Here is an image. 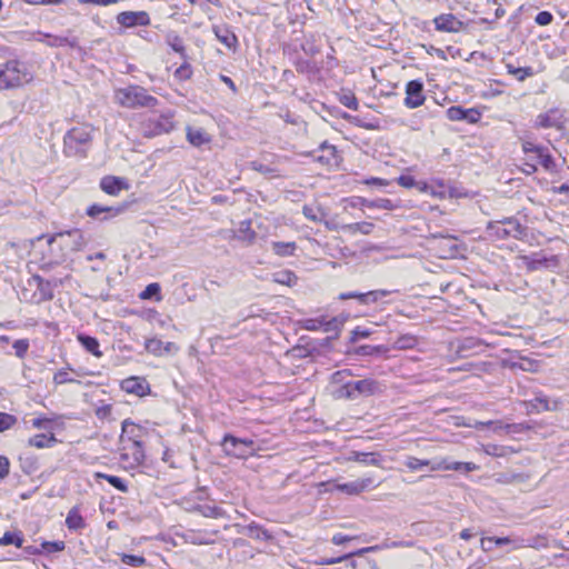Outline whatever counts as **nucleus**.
Instances as JSON below:
<instances>
[{"label": "nucleus", "mask_w": 569, "mask_h": 569, "mask_svg": "<svg viewBox=\"0 0 569 569\" xmlns=\"http://www.w3.org/2000/svg\"><path fill=\"white\" fill-rule=\"evenodd\" d=\"M34 80L32 66L20 59H10L0 64V90L19 89Z\"/></svg>", "instance_id": "nucleus-1"}, {"label": "nucleus", "mask_w": 569, "mask_h": 569, "mask_svg": "<svg viewBox=\"0 0 569 569\" xmlns=\"http://www.w3.org/2000/svg\"><path fill=\"white\" fill-rule=\"evenodd\" d=\"M521 148L526 158L525 170L527 174H531L537 171V164L540 163L546 170H552L555 168V161L548 150L542 146H538L529 140H522Z\"/></svg>", "instance_id": "nucleus-2"}, {"label": "nucleus", "mask_w": 569, "mask_h": 569, "mask_svg": "<svg viewBox=\"0 0 569 569\" xmlns=\"http://www.w3.org/2000/svg\"><path fill=\"white\" fill-rule=\"evenodd\" d=\"M114 99L117 103L126 108L153 107L157 104V99L139 86L118 89Z\"/></svg>", "instance_id": "nucleus-3"}, {"label": "nucleus", "mask_w": 569, "mask_h": 569, "mask_svg": "<svg viewBox=\"0 0 569 569\" xmlns=\"http://www.w3.org/2000/svg\"><path fill=\"white\" fill-rule=\"evenodd\" d=\"M93 128L90 124H80L70 129L64 137V146L70 153L77 154L87 147L92 139Z\"/></svg>", "instance_id": "nucleus-4"}, {"label": "nucleus", "mask_w": 569, "mask_h": 569, "mask_svg": "<svg viewBox=\"0 0 569 569\" xmlns=\"http://www.w3.org/2000/svg\"><path fill=\"white\" fill-rule=\"evenodd\" d=\"M381 391L379 382L372 379H363L345 383L336 393L342 398H357L359 396H371Z\"/></svg>", "instance_id": "nucleus-5"}, {"label": "nucleus", "mask_w": 569, "mask_h": 569, "mask_svg": "<svg viewBox=\"0 0 569 569\" xmlns=\"http://www.w3.org/2000/svg\"><path fill=\"white\" fill-rule=\"evenodd\" d=\"M223 451L239 459L252 456L256 451L254 442L250 439H239L233 436H226L222 441Z\"/></svg>", "instance_id": "nucleus-6"}, {"label": "nucleus", "mask_w": 569, "mask_h": 569, "mask_svg": "<svg viewBox=\"0 0 569 569\" xmlns=\"http://www.w3.org/2000/svg\"><path fill=\"white\" fill-rule=\"evenodd\" d=\"M566 122L565 111L559 108L549 109L536 118V127L541 129H556L560 131L565 128Z\"/></svg>", "instance_id": "nucleus-7"}, {"label": "nucleus", "mask_w": 569, "mask_h": 569, "mask_svg": "<svg viewBox=\"0 0 569 569\" xmlns=\"http://www.w3.org/2000/svg\"><path fill=\"white\" fill-rule=\"evenodd\" d=\"M120 459L126 469H132L140 466L144 459V452L141 442L121 443Z\"/></svg>", "instance_id": "nucleus-8"}, {"label": "nucleus", "mask_w": 569, "mask_h": 569, "mask_svg": "<svg viewBox=\"0 0 569 569\" xmlns=\"http://www.w3.org/2000/svg\"><path fill=\"white\" fill-rule=\"evenodd\" d=\"M488 232L491 237L503 239L507 237L518 238L522 234L521 224L513 219L492 222L488 226Z\"/></svg>", "instance_id": "nucleus-9"}, {"label": "nucleus", "mask_w": 569, "mask_h": 569, "mask_svg": "<svg viewBox=\"0 0 569 569\" xmlns=\"http://www.w3.org/2000/svg\"><path fill=\"white\" fill-rule=\"evenodd\" d=\"M425 100L422 82L419 80L409 81L406 86L405 106L409 109H416L422 106Z\"/></svg>", "instance_id": "nucleus-10"}, {"label": "nucleus", "mask_w": 569, "mask_h": 569, "mask_svg": "<svg viewBox=\"0 0 569 569\" xmlns=\"http://www.w3.org/2000/svg\"><path fill=\"white\" fill-rule=\"evenodd\" d=\"M59 241L60 244L69 247L71 250H80L84 244L83 234L80 230H72L66 233H58L47 239L48 244Z\"/></svg>", "instance_id": "nucleus-11"}, {"label": "nucleus", "mask_w": 569, "mask_h": 569, "mask_svg": "<svg viewBox=\"0 0 569 569\" xmlns=\"http://www.w3.org/2000/svg\"><path fill=\"white\" fill-rule=\"evenodd\" d=\"M186 139L194 148H202L212 142V136L201 127L187 126Z\"/></svg>", "instance_id": "nucleus-12"}, {"label": "nucleus", "mask_w": 569, "mask_h": 569, "mask_svg": "<svg viewBox=\"0 0 569 569\" xmlns=\"http://www.w3.org/2000/svg\"><path fill=\"white\" fill-rule=\"evenodd\" d=\"M117 21L126 28H132L136 26H148L150 17L146 11H124L117 16Z\"/></svg>", "instance_id": "nucleus-13"}, {"label": "nucleus", "mask_w": 569, "mask_h": 569, "mask_svg": "<svg viewBox=\"0 0 569 569\" xmlns=\"http://www.w3.org/2000/svg\"><path fill=\"white\" fill-rule=\"evenodd\" d=\"M144 348L149 353H151L156 357L176 353L179 350V348L176 343L163 342L162 340H160L158 338L147 339L146 343H144Z\"/></svg>", "instance_id": "nucleus-14"}, {"label": "nucleus", "mask_w": 569, "mask_h": 569, "mask_svg": "<svg viewBox=\"0 0 569 569\" xmlns=\"http://www.w3.org/2000/svg\"><path fill=\"white\" fill-rule=\"evenodd\" d=\"M121 389L127 393L143 397L150 392V386L144 378L130 377L121 382Z\"/></svg>", "instance_id": "nucleus-15"}, {"label": "nucleus", "mask_w": 569, "mask_h": 569, "mask_svg": "<svg viewBox=\"0 0 569 569\" xmlns=\"http://www.w3.org/2000/svg\"><path fill=\"white\" fill-rule=\"evenodd\" d=\"M433 23L438 31L443 32H459L463 27V23L451 13L436 17Z\"/></svg>", "instance_id": "nucleus-16"}, {"label": "nucleus", "mask_w": 569, "mask_h": 569, "mask_svg": "<svg viewBox=\"0 0 569 569\" xmlns=\"http://www.w3.org/2000/svg\"><path fill=\"white\" fill-rule=\"evenodd\" d=\"M100 188L108 194L118 196L122 190H128L129 184L123 178L107 176L101 179Z\"/></svg>", "instance_id": "nucleus-17"}, {"label": "nucleus", "mask_w": 569, "mask_h": 569, "mask_svg": "<svg viewBox=\"0 0 569 569\" xmlns=\"http://www.w3.org/2000/svg\"><path fill=\"white\" fill-rule=\"evenodd\" d=\"M34 40L43 42L47 46L53 47V48L63 47V46H69V47L73 48L77 46L76 39H69L67 37H61V36H52V34L43 33L41 31H38L34 33Z\"/></svg>", "instance_id": "nucleus-18"}, {"label": "nucleus", "mask_w": 569, "mask_h": 569, "mask_svg": "<svg viewBox=\"0 0 569 569\" xmlns=\"http://www.w3.org/2000/svg\"><path fill=\"white\" fill-rule=\"evenodd\" d=\"M390 292L387 290H373L366 293H358V292H348V293H341L339 298L341 300L347 299H358L361 303L368 305L371 302H376L380 300L383 297H387Z\"/></svg>", "instance_id": "nucleus-19"}, {"label": "nucleus", "mask_w": 569, "mask_h": 569, "mask_svg": "<svg viewBox=\"0 0 569 569\" xmlns=\"http://www.w3.org/2000/svg\"><path fill=\"white\" fill-rule=\"evenodd\" d=\"M372 482L373 481L371 478H363L351 482L336 483L335 489L346 492L348 495H359L360 492L365 491L367 488L372 486Z\"/></svg>", "instance_id": "nucleus-20"}, {"label": "nucleus", "mask_w": 569, "mask_h": 569, "mask_svg": "<svg viewBox=\"0 0 569 569\" xmlns=\"http://www.w3.org/2000/svg\"><path fill=\"white\" fill-rule=\"evenodd\" d=\"M142 428L130 420L122 422L121 443L140 442Z\"/></svg>", "instance_id": "nucleus-21"}, {"label": "nucleus", "mask_w": 569, "mask_h": 569, "mask_svg": "<svg viewBox=\"0 0 569 569\" xmlns=\"http://www.w3.org/2000/svg\"><path fill=\"white\" fill-rule=\"evenodd\" d=\"M431 470L433 471H437V470H446V471H449V470H453V471H459V470H463L466 472H471V471H475V470H478L479 467L473 463V462H447L446 460H441L437 463H433L431 465Z\"/></svg>", "instance_id": "nucleus-22"}, {"label": "nucleus", "mask_w": 569, "mask_h": 569, "mask_svg": "<svg viewBox=\"0 0 569 569\" xmlns=\"http://www.w3.org/2000/svg\"><path fill=\"white\" fill-rule=\"evenodd\" d=\"M77 340L81 343V346L91 355H93L97 358L102 357V351L100 350L99 341L90 336H87L84 333H79L77 336Z\"/></svg>", "instance_id": "nucleus-23"}, {"label": "nucleus", "mask_w": 569, "mask_h": 569, "mask_svg": "<svg viewBox=\"0 0 569 569\" xmlns=\"http://www.w3.org/2000/svg\"><path fill=\"white\" fill-rule=\"evenodd\" d=\"M271 249L274 254L279 257H290L293 256L297 250V244L293 241L283 242V241H273L271 243Z\"/></svg>", "instance_id": "nucleus-24"}, {"label": "nucleus", "mask_w": 569, "mask_h": 569, "mask_svg": "<svg viewBox=\"0 0 569 569\" xmlns=\"http://www.w3.org/2000/svg\"><path fill=\"white\" fill-rule=\"evenodd\" d=\"M54 442H57V439L52 432L49 435L39 433L29 439V445L38 449L51 447Z\"/></svg>", "instance_id": "nucleus-25"}, {"label": "nucleus", "mask_w": 569, "mask_h": 569, "mask_svg": "<svg viewBox=\"0 0 569 569\" xmlns=\"http://www.w3.org/2000/svg\"><path fill=\"white\" fill-rule=\"evenodd\" d=\"M361 204L367 208H377V209H383V210H395L399 208L397 203L391 201L390 199H376V200H368V199H360Z\"/></svg>", "instance_id": "nucleus-26"}, {"label": "nucleus", "mask_w": 569, "mask_h": 569, "mask_svg": "<svg viewBox=\"0 0 569 569\" xmlns=\"http://www.w3.org/2000/svg\"><path fill=\"white\" fill-rule=\"evenodd\" d=\"M214 33L220 42L229 49H236L238 40L233 32L226 28H216Z\"/></svg>", "instance_id": "nucleus-27"}, {"label": "nucleus", "mask_w": 569, "mask_h": 569, "mask_svg": "<svg viewBox=\"0 0 569 569\" xmlns=\"http://www.w3.org/2000/svg\"><path fill=\"white\" fill-rule=\"evenodd\" d=\"M22 543H23V536L20 531H7L0 538V546L13 545L18 548H21Z\"/></svg>", "instance_id": "nucleus-28"}, {"label": "nucleus", "mask_w": 569, "mask_h": 569, "mask_svg": "<svg viewBox=\"0 0 569 569\" xmlns=\"http://www.w3.org/2000/svg\"><path fill=\"white\" fill-rule=\"evenodd\" d=\"M172 118H173L172 113L161 116L159 118V121L157 123V127H156L153 133L160 134V133H164V132H170L174 128Z\"/></svg>", "instance_id": "nucleus-29"}, {"label": "nucleus", "mask_w": 569, "mask_h": 569, "mask_svg": "<svg viewBox=\"0 0 569 569\" xmlns=\"http://www.w3.org/2000/svg\"><path fill=\"white\" fill-rule=\"evenodd\" d=\"M166 42L172 48L173 51L184 57V47L182 39L176 32H169L166 36Z\"/></svg>", "instance_id": "nucleus-30"}, {"label": "nucleus", "mask_w": 569, "mask_h": 569, "mask_svg": "<svg viewBox=\"0 0 569 569\" xmlns=\"http://www.w3.org/2000/svg\"><path fill=\"white\" fill-rule=\"evenodd\" d=\"M112 213V216H117L120 212V209H114L112 207H104L99 204H92L87 209V214L91 218H98L101 213Z\"/></svg>", "instance_id": "nucleus-31"}, {"label": "nucleus", "mask_w": 569, "mask_h": 569, "mask_svg": "<svg viewBox=\"0 0 569 569\" xmlns=\"http://www.w3.org/2000/svg\"><path fill=\"white\" fill-rule=\"evenodd\" d=\"M238 238L248 242H252L256 238V232L251 229L249 221H242L238 229Z\"/></svg>", "instance_id": "nucleus-32"}, {"label": "nucleus", "mask_w": 569, "mask_h": 569, "mask_svg": "<svg viewBox=\"0 0 569 569\" xmlns=\"http://www.w3.org/2000/svg\"><path fill=\"white\" fill-rule=\"evenodd\" d=\"M548 546L547 539L543 536H536L532 539L528 540L527 542L521 539V542H519L516 548H546Z\"/></svg>", "instance_id": "nucleus-33"}, {"label": "nucleus", "mask_w": 569, "mask_h": 569, "mask_svg": "<svg viewBox=\"0 0 569 569\" xmlns=\"http://www.w3.org/2000/svg\"><path fill=\"white\" fill-rule=\"evenodd\" d=\"M66 525L69 529H80L83 527V519L77 509H71L67 516Z\"/></svg>", "instance_id": "nucleus-34"}, {"label": "nucleus", "mask_w": 569, "mask_h": 569, "mask_svg": "<svg viewBox=\"0 0 569 569\" xmlns=\"http://www.w3.org/2000/svg\"><path fill=\"white\" fill-rule=\"evenodd\" d=\"M343 229L351 233L360 232L362 234H369L373 230V224L371 222H357L347 224Z\"/></svg>", "instance_id": "nucleus-35"}, {"label": "nucleus", "mask_w": 569, "mask_h": 569, "mask_svg": "<svg viewBox=\"0 0 569 569\" xmlns=\"http://www.w3.org/2000/svg\"><path fill=\"white\" fill-rule=\"evenodd\" d=\"M481 449L482 451L488 455V456H492V457H505L509 453V449L506 448V447H501V446H498V445H482L481 446Z\"/></svg>", "instance_id": "nucleus-36"}, {"label": "nucleus", "mask_w": 569, "mask_h": 569, "mask_svg": "<svg viewBox=\"0 0 569 569\" xmlns=\"http://www.w3.org/2000/svg\"><path fill=\"white\" fill-rule=\"evenodd\" d=\"M349 460L365 462L373 466L379 465V460L377 459L376 453L352 452L351 456L349 457Z\"/></svg>", "instance_id": "nucleus-37"}, {"label": "nucleus", "mask_w": 569, "mask_h": 569, "mask_svg": "<svg viewBox=\"0 0 569 569\" xmlns=\"http://www.w3.org/2000/svg\"><path fill=\"white\" fill-rule=\"evenodd\" d=\"M274 281L281 284L295 286L297 283V277L293 272L284 270L274 274Z\"/></svg>", "instance_id": "nucleus-38"}, {"label": "nucleus", "mask_w": 569, "mask_h": 569, "mask_svg": "<svg viewBox=\"0 0 569 569\" xmlns=\"http://www.w3.org/2000/svg\"><path fill=\"white\" fill-rule=\"evenodd\" d=\"M405 465L411 471H418V470H421L423 467L430 466V461L429 460H422V459H419V458H416V457H408L406 459Z\"/></svg>", "instance_id": "nucleus-39"}, {"label": "nucleus", "mask_w": 569, "mask_h": 569, "mask_svg": "<svg viewBox=\"0 0 569 569\" xmlns=\"http://www.w3.org/2000/svg\"><path fill=\"white\" fill-rule=\"evenodd\" d=\"M508 72L513 74L519 81H523L526 78L533 76V71L530 67L527 68H515L508 66Z\"/></svg>", "instance_id": "nucleus-40"}, {"label": "nucleus", "mask_w": 569, "mask_h": 569, "mask_svg": "<svg viewBox=\"0 0 569 569\" xmlns=\"http://www.w3.org/2000/svg\"><path fill=\"white\" fill-rule=\"evenodd\" d=\"M156 297V300H161L160 296V286L158 283H150L146 287V289L140 293L141 299H150Z\"/></svg>", "instance_id": "nucleus-41"}, {"label": "nucleus", "mask_w": 569, "mask_h": 569, "mask_svg": "<svg viewBox=\"0 0 569 569\" xmlns=\"http://www.w3.org/2000/svg\"><path fill=\"white\" fill-rule=\"evenodd\" d=\"M96 477L106 479L110 485H112L114 488H117L118 490H120L122 492H126L128 490L123 480L116 476H108V475L98 472L96 475Z\"/></svg>", "instance_id": "nucleus-42"}, {"label": "nucleus", "mask_w": 569, "mask_h": 569, "mask_svg": "<svg viewBox=\"0 0 569 569\" xmlns=\"http://www.w3.org/2000/svg\"><path fill=\"white\" fill-rule=\"evenodd\" d=\"M302 212L303 216L311 221H322L325 218V213L319 208L305 206Z\"/></svg>", "instance_id": "nucleus-43"}, {"label": "nucleus", "mask_w": 569, "mask_h": 569, "mask_svg": "<svg viewBox=\"0 0 569 569\" xmlns=\"http://www.w3.org/2000/svg\"><path fill=\"white\" fill-rule=\"evenodd\" d=\"M174 78L179 81L188 80L192 76V69L189 63L181 64L173 73Z\"/></svg>", "instance_id": "nucleus-44"}, {"label": "nucleus", "mask_w": 569, "mask_h": 569, "mask_svg": "<svg viewBox=\"0 0 569 569\" xmlns=\"http://www.w3.org/2000/svg\"><path fill=\"white\" fill-rule=\"evenodd\" d=\"M466 111L467 110L462 109L461 107H450L447 110V117L451 121L465 120L468 114Z\"/></svg>", "instance_id": "nucleus-45"}, {"label": "nucleus", "mask_w": 569, "mask_h": 569, "mask_svg": "<svg viewBox=\"0 0 569 569\" xmlns=\"http://www.w3.org/2000/svg\"><path fill=\"white\" fill-rule=\"evenodd\" d=\"M121 561L131 567H141L146 563V559L141 556L121 555Z\"/></svg>", "instance_id": "nucleus-46"}, {"label": "nucleus", "mask_w": 569, "mask_h": 569, "mask_svg": "<svg viewBox=\"0 0 569 569\" xmlns=\"http://www.w3.org/2000/svg\"><path fill=\"white\" fill-rule=\"evenodd\" d=\"M41 548L43 551L51 553L62 551L66 548L63 541H43L41 543Z\"/></svg>", "instance_id": "nucleus-47"}, {"label": "nucleus", "mask_w": 569, "mask_h": 569, "mask_svg": "<svg viewBox=\"0 0 569 569\" xmlns=\"http://www.w3.org/2000/svg\"><path fill=\"white\" fill-rule=\"evenodd\" d=\"M16 421V417L6 412H0V432L10 429Z\"/></svg>", "instance_id": "nucleus-48"}, {"label": "nucleus", "mask_w": 569, "mask_h": 569, "mask_svg": "<svg viewBox=\"0 0 569 569\" xmlns=\"http://www.w3.org/2000/svg\"><path fill=\"white\" fill-rule=\"evenodd\" d=\"M415 345H416V339L413 337L403 336L395 342V348L409 349V348H412Z\"/></svg>", "instance_id": "nucleus-49"}, {"label": "nucleus", "mask_w": 569, "mask_h": 569, "mask_svg": "<svg viewBox=\"0 0 569 569\" xmlns=\"http://www.w3.org/2000/svg\"><path fill=\"white\" fill-rule=\"evenodd\" d=\"M521 542L520 538H512V537H495V545L496 546H507L512 545V549H517L516 546Z\"/></svg>", "instance_id": "nucleus-50"}, {"label": "nucleus", "mask_w": 569, "mask_h": 569, "mask_svg": "<svg viewBox=\"0 0 569 569\" xmlns=\"http://www.w3.org/2000/svg\"><path fill=\"white\" fill-rule=\"evenodd\" d=\"M429 193L435 198L443 199L447 196V190L441 182H438L436 186H430Z\"/></svg>", "instance_id": "nucleus-51"}, {"label": "nucleus", "mask_w": 569, "mask_h": 569, "mask_svg": "<svg viewBox=\"0 0 569 569\" xmlns=\"http://www.w3.org/2000/svg\"><path fill=\"white\" fill-rule=\"evenodd\" d=\"M552 14L548 11H541L539 12L536 18H535V21L539 24V26H548L552 22Z\"/></svg>", "instance_id": "nucleus-52"}, {"label": "nucleus", "mask_w": 569, "mask_h": 569, "mask_svg": "<svg viewBox=\"0 0 569 569\" xmlns=\"http://www.w3.org/2000/svg\"><path fill=\"white\" fill-rule=\"evenodd\" d=\"M13 348L16 350V355L18 357L22 358L26 355V352H27V350L29 348V342L27 340H24V339L17 340L13 343Z\"/></svg>", "instance_id": "nucleus-53"}, {"label": "nucleus", "mask_w": 569, "mask_h": 569, "mask_svg": "<svg viewBox=\"0 0 569 569\" xmlns=\"http://www.w3.org/2000/svg\"><path fill=\"white\" fill-rule=\"evenodd\" d=\"M340 102L349 109H352V110L358 109V101H357L356 97L352 94H343L340 98Z\"/></svg>", "instance_id": "nucleus-54"}, {"label": "nucleus", "mask_w": 569, "mask_h": 569, "mask_svg": "<svg viewBox=\"0 0 569 569\" xmlns=\"http://www.w3.org/2000/svg\"><path fill=\"white\" fill-rule=\"evenodd\" d=\"M53 381L57 385H63L67 382H72L73 379L69 377V373L66 370H60L54 373Z\"/></svg>", "instance_id": "nucleus-55"}, {"label": "nucleus", "mask_w": 569, "mask_h": 569, "mask_svg": "<svg viewBox=\"0 0 569 569\" xmlns=\"http://www.w3.org/2000/svg\"><path fill=\"white\" fill-rule=\"evenodd\" d=\"M252 167L254 170L260 171L261 173H263L266 176H271V177L279 176L273 168H270L268 166L253 162Z\"/></svg>", "instance_id": "nucleus-56"}, {"label": "nucleus", "mask_w": 569, "mask_h": 569, "mask_svg": "<svg viewBox=\"0 0 569 569\" xmlns=\"http://www.w3.org/2000/svg\"><path fill=\"white\" fill-rule=\"evenodd\" d=\"M397 182L401 186V187H405V188H413L416 186V180L413 177L411 176H408V174H401L398 179H397Z\"/></svg>", "instance_id": "nucleus-57"}, {"label": "nucleus", "mask_w": 569, "mask_h": 569, "mask_svg": "<svg viewBox=\"0 0 569 569\" xmlns=\"http://www.w3.org/2000/svg\"><path fill=\"white\" fill-rule=\"evenodd\" d=\"M10 462L4 456H0V479L6 478L9 475Z\"/></svg>", "instance_id": "nucleus-58"}, {"label": "nucleus", "mask_w": 569, "mask_h": 569, "mask_svg": "<svg viewBox=\"0 0 569 569\" xmlns=\"http://www.w3.org/2000/svg\"><path fill=\"white\" fill-rule=\"evenodd\" d=\"M492 545H495V537H487L480 540V548L486 552L492 550Z\"/></svg>", "instance_id": "nucleus-59"}, {"label": "nucleus", "mask_w": 569, "mask_h": 569, "mask_svg": "<svg viewBox=\"0 0 569 569\" xmlns=\"http://www.w3.org/2000/svg\"><path fill=\"white\" fill-rule=\"evenodd\" d=\"M80 3H92L96 6L107 7L117 3L118 0H78Z\"/></svg>", "instance_id": "nucleus-60"}, {"label": "nucleus", "mask_w": 569, "mask_h": 569, "mask_svg": "<svg viewBox=\"0 0 569 569\" xmlns=\"http://www.w3.org/2000/svg\"><path fill=\"white\" fill-rule=\"evenodd\" d=\"M50 423L49 419L37 418L32 420V426L38 429H49Z\"/></svg>", "instance_id": "nucleus-61"}, {"label": "nucleus", "mask_w": 569, "mask_h": 569, "mask_svg": "<svg viewBox=\"0 0 569 569\" xmlns=\"http://www.w3.org/2000/svg\"><path fill=\"white\" fill-rule=\"evenodd\" d=\"M363 183L375 184V186H379V187H387V186H389L390 182L388 180L381 179V178H370V179L365 180Z\"/></svg>", "instance_id": "nucleus-62"}, {"label": "nucleus", "mask_w": 569, "mask_h": 569, "mask_svg": "<svg viewBox=\"0 0 569 569\" xmlns=\"http://www.w3.org/2000/svg\"><path fill=\"white\" fill-rule=\"evenodd\" d=\"M466 112L468 114L465 120H468L470 123H475L480 119V113L475 109H468Z\"/></svg>", "instance_id": "nucleus-63"}, {"label": "nucleus", "mask_w": 569, "mask_h": 569, "mask_svg": "<svg viewBox=\"0 0 569 569\" xmlns=\"http://www.w3.org/2000/svg\"><path fill=\"white\" fill-rule=\"evenodd\" d=\"M349 540H350V538H349V537H347V536H345V535H341V533H337V535H335V536L332 537V542H333L335 545H338V546H339V545H342V543H345V542H347V541H349Z\"/></svg>", "instance_id": "nucleus-64"}]
</instances>
